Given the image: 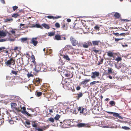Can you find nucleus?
<instances>
[{
    "label": "nucleus",
    "instance_id": "nucleus-1",
    "mask_svg": "<svg viewBox=\"0 0 131 131\" xmlns=\"http://www.w3.org/2000/svg\"><path fill=\"white\" fill-rule=\"evenodd\" d=\"M82 23L83 26L84 27L85 30H86L87 31H85V30L82 29L81 28H79V30H83V32L84 33H87L89 32L88 30H89V27L88 26V23L85 21L83 20L82 21Z\"/></svg>",
    "mask_w": 131,
    "mask_h": 131
},
{
    "label": "nucleus",
    "instance_id": "nucleus-2",
    "mask_svg": "<svg viewBox=\"0 0 131 131\" xmlns=\"http://www.w3.org/2000/svg\"><path fill=\"white\" fill-rule=\"evenodd\" d=\"M15 64V58L12 57L10 59L5 62V64L7 65V66H9L11 68V65H14Z\"/></svg>",
    "mask_w": 131,
    "mask_h": 131
},
{
    "label": "nucleus",
    "instance_id": "nucleus-3",
    "mask_svg": "<svg viewBox=\"0 0 131 131\" xmlns=\"http://www.w3.org/2000/svg\"><path fill=\"white\" fill-rule=\"evenodd\" d=\"M60 123H62L61 125L64 128L69 127L70 126L69 121L67 120H64L62 122H61Z\"/></svg>",
    "mask_w": 131,
    "mask_h": 131
},
{
    "label": "nucleus",
    "instance_id": "nucleus-4",
    "mask_svg": "<svg viewBox=\"0 0 131 131\" xmlns=\"http://www.w3.org/2000/svg\"><path fill=\"white\" fill-rule=\"evenodd\" d=\"M34 65L35 66V68L34 69V71L36 73H38L39 72H40L41 66L38 64L36 63H35Z\"/></svg>",
    "mask_w": 131,
    "mask_h": 131
},
{
    "label": "nucleus",
    "instance_id": "nucleus-5",
    "mask_svg": "<svg viewBox=\"0 0 131 131\" xmlns=\"http://www.w3.org/2000/svg\"><path fill=\"white\" fill-rule=\"evenodd\" d=\"M70 41H71L72 45L73 46H75L77 45L78 42L77 40H76L75 38L72 36H71L70 38Z\"/></svg>",
    "mask_w": 131,
    "mask_h": 131
},
{
    "label": "nucleus",
    "instance_id": "nucleus-6",
    "mask_svg": "<svg viewBox=\"0 0 131 131\" xmlns=\"http://www.w3.org/2000/svg\"><path fill=\"white\" fill-rule=\"evenodd\" d=\"M106 53L107 54V56L109 57H114L115 55L117 54V53H114L113 51L110 50L106 52Z\"/></svg>",
    "mask_w": 131,
    "mask_h": 131
},
{
    "label": "nucleus",
    "instance_id": "nucleus-7",
    "mask_svg": "<svg viewBox=\"0 0 131 131\" xmlns=\"http://www.w3.org/2000/svg\"><path fill=\"white\" fill-rule=\"evenodd\" d=\"M79 111L81 113H82L84 115H85L87 113V110L85 108L79 107L78 109Z\"/></svg>",
    "mask_w": 131,
    "mask_h": 131
},
{
    "label": "nucleus",
    "instance_id": "nucleus-8",
    "mask_svg": "<svg viewBox=\"0 0 131 131\" xmlns=\"http://www.w3.org/2000/svg\"><path fill=\"white\" fill-rule=\"evenodd\" d=\"M77 126L79 127H90V125L89 124H85L83 123H79L77 124Z\"/></svg>",
    "mask_w": 131,
    "mask_h": 131
},
{
    "label": "nucleus",
    "instance_id": "nucleus-9",
    "mask_svg": "<svg viewBox=\"0 0 131 131\" xmlns=\"http://www.w3.org/2000/svg\"><path fill=\"white\" fill-rule=\"evenodd\" d=\"M68 23H66L64 22L62 23L61 27L62 29L64 30H67L68 27Z\"/></svg>",
    "mask_w": 131,
    "mask_h": 131
},
{
    "label": "nucleus",
    "instance_id": "nucleus-10",
    "mask_svg": "<svg viewBox=\"0 0 131 131\" xmlns=\"http://www.w3.org/2000/svg\"><path fill=\"white\" fill-rule=\"evenodd\" d=\"M92 75L91 76V78L92 79H94L96 77H99L100 75L99 72L96 71L94 72H92Z\"/></svg>",
    "mask_w": 131,
    "mask_h": 131
},
{
    "label": "nucleus",
    "instance_id": "nucleus-11",
    "mask_svg": "<svg viewBox=\"0 0 131 131\" xmlns=\"http://www.w3.org/2000/svg\"><path fill=\"white\" fill-rule=\"evenodd\" d=\"M20 107L21 108V109H22L23 111H22L21 112L25 114H27L29 116H32L30 114H29L28 112L26 111V108L24 106L23 107H21V106H20Z\"/></svg>",
    "mask_w": 131,
    "mask_h": 131
},
{
    "label": "nucleus",
    "instance_id": "nucleus-12",
    "mask_svg": "<svg viewBox=\"0 0 131 131\" xmlns=\"http://www.w3.org/2000/svg\"><path fill=\"white\" fill-rule=\"evenodd\" d=\"M106 112L107 113L113 114V115L115 117L121 118V116H120L119 114L118 113L108 111H106Z\"/></svg>",
    "mask_w": 131,
    "mask_h": 131
},
{
    "label": "nucleus",
    "instance_id": "nucleus-13",
    "mask_svg": "<svg viewBox=\"0 0 131 131\" xmlns=\"http://www.w3.org/2000/svg\"><path fill=\"white\" fill-rule=\"evenodd\" d=\"M11 107L15 109L16 110L18 111H20V110L19 108L16 107L17 104L15 103H13L11 104Z\"/></svg>",
    "mask_w": 131,
    "mask_h": 131
},
{
    "label": "nucleus",
    "instance_id": "nucleus-14",
    "mask_svg": "<svg viewBox=\"0 0 131 131\" xmlns=\"http://www.w3.org/2000/svg\"><path fill=\"white\" fill-rule=\"evenodd\" d=\"M37 39V38H32L31 40V42H30V43L33 44L35 46H36L38 43L37 41L36 40V39Z\"/></svg>",
    "mask_w": 131,
    "mask_h": 131
},
{
    "label": "nucleus",
    "instance_id": "nucleus-15",
    "mask_svg": "<svg viewBox=\"0 0 131 131\" xmlns=\"http://www.w3.org/2000/svg\"><path fill=\"white\" fill-rule=\"evenodd\" d=\"M29 27L31 28L36 27L37 28H40L41 29H43V27H41L40 24H32L31 25V26H29Z\"/></svg>",
    "mask_w": 131,
    "mask_h": 131
},
{
    "label": "nucleus",
    "instance_id": "nucleus-16",
    "mask_svg": "<svg viewBox=\"0 0 131 131\" xmlns=\"http://www.w3.org/2000/svg\"><path fill=\"white\" fill-rule=\"evenodd\" d=\"M90 44L92 45L91 42H85L83 44L82 46L84 48H87L90 46Z\"/></svg>",
    "mask_w": 131,
    "mask_h": 131
},
{
    "label": "nucleus",
    "instance_id": "nucleus-17",
    "mask_svg": "<svg viewBox=\"0 0 131 131\" xmlns=\"http://www.w3.org/2000/svg\"><path fill=\"white\" fill-rule=\"evenodd\" d=\"M29 27V26L28 25L25 26V24L21 23L20 24L19 28L23 29V28H27Z\"/></svg>",
    "mask_w": 131,
    "mask_h": 131
},
{
    "label": "nucleus",
    "instance_id": "nucleus-18",
    "mask_svg": "<svg viewBox=\"0 0 131 131\" xmlns=\"http://www.w3.org/2000/svg\"><path fill=\"white\" fill-rule=\"evenodd\" d=\"M92 44L94 46H98L101 42L99 40L93 41H92Z\"/></svg>",
    "mask_w": 131,
    "mask_h": 131
},
{
    "label": "nucleus",
    "instance_id": "nucleus-19",
    "mask_svg": "<svg viewBox=\"0 0 131 131\" xmlns=\"http://www.w3.org/2000/svg\"><path fill=\"white\" fill-rule=\"evenodd\" d=\"M65 76L66 77H69V79H70L72 78L73 76V74L71 72H70L69 73H66L65 74Z\"/></svg>",
    "mask_w": 131,
    "mask_h": 131
},
{
    "label": "nucleus",
    "instance_id": "nucleus-20",
    "mask_svg": "<svg viewBox=\"0 0 131 131\" xmlns=\"http://www.w3.org/2000/svg\"><path fill=\"white\" fill-rule=\"evenodd\" d=\"M47 17L49 19H56L61 17V16H57L56 17H53V16H47Z\"/></svg>",
    "mask_w": 131,
    "mask_h": 131
},
{
    "label": "nucleus",
    "instance_id": "nucleus-21",
    "mask_svg": "<svg viewBox=\"0 0 131 131\" xmlns=\"http://www.w3.org/2000/svg\"><path fill=\"white\" fill-rule=\"evenodd\" d=\"M47 67L46 66L44 65H42L41 66V72L45 71Z\"/></svg>",
    "mask_w": 131,
    "mask_h": 131
},
{
    "label": "nucleus",
    "instance_id": "nucleus-22",
    "mask_svg": "<svg viewBox=\"0 0 131 131\" xmlns=\"http://www.w3.org/2000/svg\"><path fill=\"white\" fill-rule=\"evenodd\" d=\"M115 13L114 16V17L115 18L118 19L121 16V15L119 13L117 12H113V13Z\"/></svg>",
    "mask_w": 131,
    "mask_h": 131
},
{
    "label": "nucleus",
    "instance_id": "nucleus-23",
    "mask_svg": "<svg viewBox=\"0 0 131 131\" xmlns=\"http://www.w3.org/2000/svg\"><path fill=\"white\" fill-rule=\"evenodd\" d=\"M30 53L31 55V58L32 60V62L34 63H36L35 61V57L34 56L32 52H30Z\"/></svg>",
    "mask_w": 131,
    "mask_h": 131
},
{
    "label": "nucleus",
    "instance_id": "nucleus-24",
    "mask_svg": "<svg viewBox=\"0 0 131 131\" xmlns=\"http://www.w3.org/2000/svg\"><path fill=\"white\" fill-rule=\"evenodd\" d=\"M72 49L73 47L71 45H66L64 48V49L66 50H69L71 49Z\"/></svg>",
    "mask_w": 131,
    "mask_h": 131
},
{
    "label": "nucleus",
    "instance_id": "nucleus-25",
    "mask_svg": "<svg viewBox=\"0 0 131 131\" xmlns=\"http://www.w3.org/2000/svg\"><path fill=\"white\" fill-rule=\"evenodd\" d=\"M60 38V35L58 34L55 35L54 37V40H61Z\"/></svg>",
    "mask_w": 131,
    "mask_h": 131
},
{
    "label": "nucleus",
    "instance_id": "nucleus-26",
    "mask_svg": "<svg viewBox=\"0 0 131 131\" xmlns=\"http://www.w3.org/2000/svg\"><path fill=\"white\" fill-rule=\"evenodd\" d=\"M41 26L44 27L45 28L47 29H49L50 28L49 26L48 25L45 23L42 24H41Z\"/></svg>",
    "mask_w": 131,
    "mask_h": 131
},
{
    "label": "nucleus",
    "instance_id": "nucleus-27",
    "mask_svg": "<svg viewBox=\"0 0 131 131\" xmlns=\"http://www.w3.org/2000/svg\"><path fill=\"white\" fill-rule=\"evenodd\" d=\"M47 121L49 123L50 122L51 123H53L54 122V119L52 117H50L48 118V119H47Z\"/></svg>",
    "mask_w": 131,
    "mask_h": 131
},
{
    "label": "nucleus",
    "instance_id": "nucleus-28",
    "mask_svg": "<svg viewBox=\"0 0 131 131\" xmlns=\"http://www.w3.org/2000/svg\"><path fill=\"white\" fill-rule=\"evenodd\" d=\"M17 30L16 29H12L11 30H10L9 32L11 33L13 35L16 36V32L15 30Z\"/></svg>",
    "mask_w": 131,
    "mask_h": 131
},
{
    "label": "nucleus",
    "instance_id": "nucleus-29",
    "mask_svg": "<svg viewBox=\"0 0 131 131\" xmlns=\"http://www.w3.org/2000/svg\"><path fill=\"white\" fill-rule=\"evenodd\" d=\"M6 36V33L5 32L1 31L0 30V37H4Z\"/></svg>",
    "mask_w": 131,
    "mask_h": 131
},
{
    "label": "nucleus",
    "instance_id": "nucleus-30",
    "mask_svg": "<svg viewBox=\"0 0 131 131\" xmlns=\"http://www.w3.org/2000/svg\"><path fill=\"white\" fill-rule=\"evenodd\" d=\"M2 52H3L4 53V54L5 55H7L8 54V50L6 49L5 48V49H3V50L2 51Z\"/></svg>",
    "mask_w": 131,
    "mask_h": 131
},
{
    "label": "nucleus",
    "instance_id": "nucleus-31",
    "mask_svg": "<svg viewBox=\"0 0 131 131\" xmlns=\"http://www.w3.org/2000/svg\"><path fill=\"white\" fill-rule=\"evenodd\" d=\"M90 80V79L84 80L83 81L81 82V84H85L86 83L88 82Z\"/></svg>",
    "mask_w": 131,
    "mask_h": 131
},
{
    "label": "nucleus",
    "instance_id": "nucleus-32",
    "mask_svg": "<svg viewBox=\"0 0 131 131\" xmlns=\"http://www.w3.org/2000/svg\"><path fill=\"white\" fill-rule=\"evenodd\" d=\"M63 57L64 58L68 61H69L70 60V59L69 58L68 56L66 54H64Z\"/></svg>",
    "mask_w": 131,
    "mask_h": 131
},
{
    "label": "nucleus",
    "instance_id": "nucleus-33",
    "mask_svg": "<svg viewBox=\"0 0 131 131\" xmlns=\"http://www.w3.org/2000/svg\"><path fill=\"white\" fill-rule=\"evenodd\" d=\"M112 70L113 69L112 68H109L107 70L108 73L107 74H112L113 73V72L112 71Z\"/></svg>",
    "mask_w": 131,
    "mask_h": 131
},
{
    "label": "nucleus",
    "instance_id": "nucleus-34",
    "mask_svg": "<svg viewBox=\"0 0 131 131\" xmlns=\"http://www.w3.org/2000/svg\"><path fill=\"white\" fill-rule=\"evenodd\" d=\"M115 102L113 101H111L109 102V104L112 106H115Z\"/></svg>",
    "mask_w": 131,
    "mask_h": 131
},
{
    "label": "nucleus",
    "instance_id": "nucleus-35",
    "mask_svg": "<svg viewBox=\"0 0 131 131\" xmlns=\"http://www.w3.org/2000/svg\"><path fill=\"white\" fill-rule=\"evenodd\" d=\"M92 51L96 53H99V52L100 51V50L99 49H96L95 47H94L92 48Z\"/></svg>",
    "mask_w": 131,
    "mask_h": 131
},
{
    "label": "nucleus",
    "instance_id": "nucleus-36",
    "mask_svg": "<svg viewBox=\"0 0 131 131\" xmlns=\"http://www.w3.org/2000/svg\"><path fill=\"white\" fill-rule=\"evenodd\" d=\"M78 96L77 97V99L78 100H79V98L82 97V96H83V93H82L81 92V93H80L79 94H77Z\"/></svg>",
    "mask_w": 131,
    "mask_h": 131
},
{
    "label": "nucleus",
    "instance_id": "nucleus-37",
    "mask_svg": "<svg viewBox=\"0 0 131 131\" xmlns=\"http://www.w3.org/2000/svg\"><path fill=\"white\" fill-rule=\"evenodd\" d=\"M60 37L61 40H65L66 39L65 36L64 35H60Z\"/></svg>",
    "mask_w": 131,
    "mask_h": 131
},
{
    "label": "nucleus",
    "instance_id": "nucleus-38",
    "mask_svg": "<svg viewBox=\"0 0 131 131\" xmlns=\"http://www.w3.org/2000/svg\"><path fill=\"white\" fill-rule=\"evenodd\" d=\"M48 34L49 36H53L55 34V32H49Z\"/></svg>",
    "mask_w": 131,
    "mask_h": 131
},
{
    "label": "nucleus",
    "instance_id": "nucleus-39",
    "mask_svg": "<svg viewBox=\"0 0 131 131\" xmlns=\"http://www.w3.org/2000/svg\"><path fill=\"white\" fill-rule=\"evenodd\" d=\"M19 16V15L17 13L16 14H13L12 16V17H15V18H16Z\"/></svg>",
    "mask_w": 131,
    "mask_h": 131
},
{
    "label": "nucleus",
    "instance_id": "nucleus-40",
    "mask_svg": "<svg viewBox=\"0 0 131 131\" xmlns=\"http://www.w3.org/2000/svg\"><path fill=\"white\" fill-rule=\"evenodd\" d=\"M36 93V95L38 97L40 96L42 94V93L41 92H38L37 91Z\"/></svg>",
    "mask_w": 131,
    "mask_h": 131
},
{
    "label": "nucleus",
    "instance_id": "nucleus-41",
    "mask_svg": "<svg viewBox=\"0 0 131 131\" xmlns=\"http://www.w3.org/2000/svg\"><path fill=\"white\" fill-rule=\"evenodd\" d=\"M13 19L12 18H7L5 20V22H9L10 21H13Z\"/></svg>",
    "mask_w": 131,
    "mask_h": 131
},
{
    "label": "nucleus",
    "instance_id": "nucleus-42",
    "mask_svg": "<svg viewBox=\"0 0 131 131\" xmlns=\"http://www.w3.org/2000/svg\"><path fill=\"white\" fill-rule=\"evenodd\" d=\"M18 72L17 71H16L13 70H12L11 71V72L10 73V74H11V73H12L13 74H15V75H17L18 74Z\"/></svg>",
    "mask_w": 131,
    "mask_h": 131
},
{
    "label": "nucleus",
    "instance_id": "nucleus-43",
    "mask_svg": "<svg viewBox=\"0 0 131 131\" xmlns=\"http://www.w3.org/2000/svg\"><path fill=\"white\" fill-rule=\"evenodd\" d=\"M46 51L47 52L49 53L50 54L52 52V50L51 49H47Z\"/></svg>",
    "mask_w": 131,
    "mask_h": 131
},
{
    "label": "nucleus",
    "instance_id": "nucleus-44",
    "mask_svg": "<svg viewBox=\"0 0 131 131\" xmlns=\"http://www.w3.org/2000/svg\"><path fill=\"white\" fill-rule=\"evenodd\" d=\"M29 52L27 53L26 54V56L27 58H30L31 57V55L30 53V52Z\"/></svg>",
    "mask_w": 131,
    "mask_h": 131
},
{
    "label": "nucleus",
    "instance_id": "nucleus-45",
    "mask_svg": "<svg viewBox=\"0 0 131 131\" xmlns=\"http://www.w3.org/2000/svg\"><path fill=\"white\" fill-rule=\"evenodd\" d=\"M115 41V42H118L119 40H122L124 39L123 38H114Z\"/></svg>",
    "mask_w": 131,
    "mask_h": 131
},
{
    "label": "nucleus",
    "instance_id": "nucleus-46",
    "mask_svg": "<svg viewBox=\"0 0 131 131\" xmlns=\"http://www.w3.org/2000/svg\"><path fill=\"white\" fill-rule=\"evenodd\" d=\"M17 63H19L20 64H21V60L20 58L18 59L17 60Z\"/></svg>",
    "mask_w": 131,
    "mask_h": 131
},
{
    "label": "nucleus",
    "instance_id": "nucleus-47",
    "mask_svg": "<svg viewBox=\"0 0 131 131\" xmlns=\"http://www.w3.org/2000/svg\"><path fill=\"white\" fill-rule=\"evenodd\" d=\"M122 128L123 129L126 130H129L130 129V128L129 127L126 126H122Z\"/></svg>",
    "mask_w": 131,
    "mask_h": 131
},
{
    "label": "nucleus",
    "instance_id": "nucleus-48",
    "mask_svg": "<svg viewBox=\"0 0 131 131\" xmlns=\"http://www.w3.org/2000/svg\"><path fill=\"white\" fill-rule=\"evenodd\" d=\"M41 79L39 78H37L35 80V81L36 83H40V82H41Z\"/></svg>",
    "mask_w": 131,
    "mask_h": 131
},
{
    "label": "nucleus",
    "instance_id": "nucleus-49",
    "mask_svg": "<svg viewBox=\"0 0 131 131\" xmlns=\"http://www.w3.org/2000/svg\"><path fill=\"white\" fill-rule=\"evenodd\" d=\"M60 117V116L58 114H57L54 117L55 120H58Z\"/></svg>",
    "mask_w": 131,
    "mask_h": 131
},
{
    "label": "nucleus",
    "instance_id": "nucleus-50",
    "mask_svg": "<svg viewBox=\"0 0 131 131\" xmlns=\"http://www.w3.org/2000/svg\"><path fill=\"white\" fill-rule=\"evenodd\" d=\"M49 127V125H47L46 126H43L42 127L44 130H45L48 128Z\"/></svg>",
    "mask_w": 131,
    "mask_h": 131
},
{
    "label": "nucleus",
    "instance_id": "nucleus-51",
    "mask_svg": "<svg viewBox=\"0 0 131 131\" xmlns=\"http://www.w3.org/2000/svg\"><path fill=\"white\" fill-rule=\"evenodd\" d=\"M32 125L33 127H37V124H36L35 122H32Z\"/></svg>",
    "mask_w": 131,
    "mask_h": 131
},
{
    "label": "nucleus",
    "instance_id": "nucleus-52",
    "mask_svg": "<svg viewBox=\"0 0 131 131\" xmlns=\"http://www.w3.org/2000/svg\"><path fill=\"white\" fill-rule=\"evenodd\" d=\"M99 83V81H93V82H91L90 83V84L91 85H93L94 84H95L96 83Z\"/></svg>",
    "mask_w": 131,
    "mask_h": 131
},
{
    "label": "nucleus",
    "instance_id": "nucleus-53",
    "mask_svg": "<svg viewBox=\"0 0 131 131\" xmlns=\"http://www.w3.org/2000/svg\"><path fill=\"white\" fill-rule=\"evenodd\" d=\"M55 26L56 27L58 28H60V24L58 23H56L55 24Z\"/></svg>",
    "mask_w": 131,
    "mask_h": 131
},
{
    "label": "nucleus",
    "instance_id": "nucleus-54",
    "mask_svg": "<svg viewBox=\"0 0 131 131\" xmlns=\"http://www.w3.org/2000/svg\"><path fill=\"white\" fill-rule=\"evenodd\" d=\"M116 60L118 61H121L122 60V59L120 57H118L117 58H116V59H115Z\"/></svg>",
    "mask_w": 131,
    "mask_h": 131
},
{
    "label": "nucleus",
    "instance_id": "nucleus-55",
    "mask_svg": "<svg viewBox=\"0 0 131 131\" xmlns=\"http://www.w3.org/2000/svg\"><path fill=\"white\" fill-rule=\"evenodd\" d=\"M27 75L28 78H30V77H33L34 76V75L33 74H31V73H28L27 74Z\"/></svg>",
    "mask_w": 131,
    "mask_h": 131
},
{
    "label": "nucleus",
    "instance_id": "nucleus-56",
    "mask_svg": "<svg viewBox=\"0 0 131 131\" xmlns=\"http://www.w3.org/2000/svg\"><path fill=\"white\" fill-rule=\"evenodd\" d=\"M13 10L14 11H15L17 9L18 7V6H15L12 7Z\"/></svg>",
    "mask_w": 131,
    "mask_h": 131
},
{
    "label": "nucleus",
    "instance_id": "nucleus-57",
    "mask_svg": "<svg viewBox=\"0 0 131 131\" xmlns=\"http://www.w3.org/2000/svg\"><path fill=\"white\" fill-rule=\"evenodd\" d=\"M103 61V59H101V60H100V61L98 63L97 65H99L100 64H102V63Z\"/></svg>",
    "mask_w": 131,
    "mask_h": 131
},
{
    "label": "nucleus",
    "instance_id": "nucleus-58",
    "mask_svg": "<svg viewBox=\"0 0 131 131\" xmlns=\"http://www.w3.org/2000/svg\"><path fill=\"white\" fill-rule=\"evenodd\" d=\"M100 27L97 25H96L94 27L95 29L96 30H99V29Z\"/></svg>",
    "mask_w": 131,
    "mask_h": 131
},
{
    "label": "nucleus",
    "instance_id": "nucleus-59",
    "mask_svg": "<svg viewBox=\"0 0 131 131\" xmlns=\"http://www.w3.org/2000/svg\"><path fill=\"white\" fill-rule=\"evenodd\" d=\"M12 11V8H7V12H8L11 13Z\"/></svg>",
    "mask_w": 131,
    "mask_h": 131
},
{
    "label": "nucleus",
    "instance_id": "nucleus-60",
    "mask_svg": "<svg viewBox=\"0 0 131 131\" xmlns=\"http://www.w3.org/2000/svg\"><path fill=\"white\" fill-rule=\"evenodd\" d=\"M21 39L22 40V41L24 42L27 40V38H21Z\"/></svg>",
    "mask_w": 131,
    "mask_h": 131
},
{
    "label": "nucleus",
    "instance_id": "nucleus-61",
    "mask_svg": "<svg viewBox=\"0 0 131 131\" xmlns=\"http://www.w3.org/2000/svg\"><path fill=\"white\" fill-rule=\"evenodd\" d=\"M113 34L117 36H119V34L117 32L114 33H113Z\"/></svg>",
    "mask_w": 131,
    "mask_h": 131
},
{
    "label": "nucleus",
    "instance_id": "nucleus-62",
    "mask_svg": "<svg viewBox=\"0 0 131 131\" xmlns=\"http://www.w3.org/2000/svg\"><path fill=\"white\" fill-rule=\"evenodd\" d=\"M126 34L125 33H122L119 34V36H125Z\"/></svg>",
    "mask_w": 131,
    "mask_h": 131
},
{
    "label": "nucleus",
    "instance_id": "nucleus-63",
    "mask_svg": "<svg viewBox=\"0 0 131 131\" xmlns=\"http://www.w3.org/2000/svg\"><path fill=\"white\" fill-rule=\"evenodd\" d=\"M25 123L26 125H29L30 124V122L28 121H26Z\"/></svg>",
    "mask_w": 131,
    "mask_h": 131
},
{
    "label": "nucleus",
    "instance_id": "nucleus-64",
    "mask_svg": "<svg viewBox=\"0 0 131 131\" xmlns=\"http://www.w3.org/2000/svg\"><path fill=\"white\" fill-rule=\"evenodd\" d=\"M36 129L38 130V131H43V129L42 128H36Z\"/></svg>",
    "mask_w": 131,
    "mask_h": 131
}]
</instances>
